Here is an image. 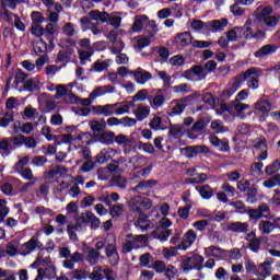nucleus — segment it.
Masks as SVG:
<instances>
[{
    "mask_svg": "<svg viewBox=\"0 0 280 280\" xmlns=\"http://www.w3.org/2000/svg\"><path fill=\"white\" fill-rule=\"evenodd\" d=\"M144 244H148V235H127L122 242V253H132V250L143 248Z\"/></svg>",
    "mask_w": 280,
    "mask_h": 280,
    "instance_id": "39448f33",
    "label": "nucleus"
},
{
    "mask_svg": "<svg viewBox=\"0 0 280 280\" xmlns=\"http://www.w3.org/2000/svg\"><path fill=\"white\" fill-rule=\"evenodd\" d=\"M100 257H102V253L100 250L89 247L85 253V261L90 264V266H97L100 264Z\"/></svg>",
    "mask_w": 280,
    "mask_h": 280,
    "instance_id": "393cba45",
    "label": "nucleus"
},
{
    "mask_svg": "<svg viewBox=\"0 0 280 280\" xmlns=\"http://www.w3.org/2000/svg\"><path fill=\"white\" fill-rule=\"evenodd\" d=\"M108 67H110V60L95 61L91 68V71H96V73H102V71H106Z\"/></svg>",
    "mask_w": 280,
    "mask_h": 280,
    "instance_id": "a19ab883",
    "label": "nucleus"
},
{
    "mask_svg": "<svg viewBox=\"0 0 280 280\" xmlns=\"http://www.w3.org/2000/svg\"><path fill=\"white\" fill-rule=\"evenodd\" d=\"M124 18L121 16V13H106L105 14V23L107 25H110L114 27V30H119L121 27V21Z\"/></svg>",
    "mask_w": 280,
    "mask_h": 280,
    "instance_id": "b1692460",
    "label": "nucleus"
},
{
    "mask_svg": "<svg viewBox=\"0 0 280 280\" xmlns=\"http://www.w3.org/2000/svg\"><path fill=\"white\" fill-rule=\"evenodd\" d=\"M23 3V0H0V5L2 10H16V5Z\"/></svg>",
    "mask_w": 280,
    "mask_h": 280,
    "instance_id": "c03bdc74",
    "label": "nucleus"
},
{
    "mask_svg": "<svg viewBox=\"0 0 280 280\" xmlns=\"http://www.w3.org/2000/svg\"><path fill=\"white\" fill-rule=\"evenodd\" d=\"M228 231L233 233H246L248 231V223L246 222H234L228 225Z\"/></svg>",
    "mask_w": 280,
    "mask_h": 280,
    "instance_id": "72a5a7b5",
    "label": "nucleus"
},
{
    "mask_svg": "<svg viewBox=\"0 0 280 280\" xmlns=\"http://www.w3.org/2000/svg\"><path fill=\"white\" fill-rule=\"evenodd\" d=\"M272 12L273 10L271 7L259 5L255 10L254 15L256 16L258 25L264 30H258L257 33L253 32V26H250V22L247 21L243 27L245 38H264V36H266V32H272V30H275L279 24V16L272 15Z\"/></svg>",
    "mask_w": 280,
    "mask_h": 280,
    "instance_id": "f257e3e1",
    "label": "nucleus"
},
{
    "mask_svg": "<svg viewBox=\"0 0 280 280\" xmlns=\"http://www.w3.org/2000/svg\"><path fill=\"white\" fill-rule=\"evenodd\" d=\"M112 237V242L108 243L105 246V255L106 257H108L109 255H115L117 252V238L115 237V235H110Z\"/></svg>",
    "mask_w": 280,
    "mask_h": 280,
    "instance_id": "79ce46f5",
    "label": "nucleus"
},
{
    "mask_svg": "<svg viewBox=\"0 0 280 280\" xmlns=\"http://www.w3.org/2000/svg\"><path fill=\"white\" fill-rule=\"evenodd\" d=\"M80 261H84V255L80 252H74L73 254H70L69 259H65L62 261V266L68 270H73V268H75V264Z\"/></svg>",
    "mask_w": 280,
    "mask_h": 280,
    "instance_id": "412c9836",
    "label": "nucleus"
},
{
    "mask_svg": "<svg viewBox=\"0 0 280 280\" xmlns=\"http://www.w3.org/2000/svg\"><path fill=\"white\" fill-rule=\"evenodd\" d=\"M126 47V44L121 39H116L113 42L112 46L109 47L112 54H121L124 51V48Z\"/></svg>",
    "mask_w": 280,
    "mask_h": 280,
    "instance_id": "09e8293b",
    "label": "nucleus"
},
{
    "mask_svg": "<svg viewBox=\"0 0 280 280\" xmlns=\"http://www.w3.org/2000/svg\"><path fill=\"white\" fill-rule=\"evenodd\" d=\"M196 189L205 200H209V198L213 196V189L209 185H203L201 187H197Z\"/></svg>",
    "mask_w": 280,
    "mask_h": 280,
    "instance_id": "37998d69",
    "label": "nucleus"
},
{
    "mask_svg": "<svg viewBox=\"0 0 280 280\" xmlns=\"http://www.w3.org/2000/svg\"><path fill=\"white\" fill-rule=\"evenodd\" d=\"M44 30H45L44 38H46L48 44L54 45V34L58 32V24L48 23Z\"/></svg>",
    "mask_w": 280,
    "mask_h": 280,
    "instance_id": "c85d7f7f",
    "label": "nucleus"
},
{
    "mask_svg": "<svg viewBox=\"0 0 280 280\" xmlns=\"http://www.w3.org/2000/svg\"><path fill=\"white\" fill-rule=\"evenodd\" d=\"M89 126L93 132H102V130H106V120L92 119L89 121Z\"/></svg>",
    "mask_w": 280,
    "mask_h": 280,
    "instance_id": "e433bc0d",
    "label": "nucleus"
},
{
    "mask_svg": "<svg viewBox=\"0 0 280 280\" xmlns=\"http://www.w3.org/2000/svg\"><path fill=\"white\" fill-rule=\"evenodd\" d=\"M116 154H117V150H115L113 148L103 149L96 155V163H98L100 165H104V163H108V161H110V159L116 156Z\"/></svg>",
    "mask_w": 280,
    "mask_h": 280,
    "instance_id": "aec40b11",
    "label": "nucleus"
},
{
    "mask_svg": "<svg viewBox=\"0 0 280 280\" xmlns=\"http://www.w3.org/2000/svg\"><path fill=\"white\" fill-rule=\"evenodd\" d=\"M130 73L133 75V80L137 82V84H145L152 80V73L148 72V70H144L141 67L137 68L133 70V72Z\"/></svg>",
    "mask_w": 280,
    "mask_h": 280,
    "instance_id": "dca6fc26",
    "label": "nucleus"
},
{
    "mask_svg": "<svg viewBox=\"0 0 280 280\" xmlns=\"http://www.w3.org/2000/svg\"><path fill=\"white\" fill-rule=\"evenodd\" d=\"M191 43L192 47H198L199 49H207L208 47H211V42L194 40V37L189 32L179 33L175 37V44L177 47H189Z\"/></svg>",
    "mask_w": 280,
    "mask_h": 280,
    "instance_id": "7ed1b4c3",
    "label": "nucleus"
},
{
    "mask_svg": "<svg viewBox=\"0 0 280 280\" xmlns=\"http://www.w3.org/2000/svg\"><path fill=\"white\" fill-rule=\"evenodd\" d=\"M178 250H180V248H178V245L164 247L162 250V255L165 259H171V257H176V255H178Z\"/></svg>",
    "mask_w": 280,
    "mask_h": 280,
    "instance_id": "a18cd8bd",
    "label": "nucleus"
},
{
    "mask_svg": "<svg viewBox=\"0 0 280 280\" xmlns=\"http://www.w3.org/2000/svg\"><path fill=\"white\" fill-rule=\"evenodd\" d=\"M11 139L3 138L0 140V150L4 152V154H10Z\"/></svg>",
    "mask_w": 280,
    "mask_h": 280,
    "instance_id": "338daca9",
    "label": "nucleus"
},
{
    "mask_svg": "<svg viewBox=\"0 0 280 280\" xmlns=\"http://www.w3.org/2000/svg\"><path fill=\"white\" fill-rule=\"evenodd\" d=\"M103 275L106 280H117V272H115L113 269L108 267L103 269Z\"/></svg>",
    "mask_w": 280,
    "mask_h": 280,
    "instance_id": "774afa93",
    "label": "nucleus"
},
{
    "mask_svg": "<svg viewBox=\"0 0 280 280\" xmlns=\"http://www.w3.org/2000/svg\"><path fill=\"white\" fill-rule=\"evenodd\" d=\"M62 32L65 36H68L69 38H71L74 34H78V31H75V25L69 22L62 26Z\"/></svg>",
    "mask_w": 280,
    "mask_h": 280,
    "instance_id": "5fc2aeb1",
    "label": "nucleus"
},
{
    "mask_svg": "<svg viewBox=\"0 0 280 280\" xmlns=\"http://www.w3.org/2000/svg\"><path fill=\"white\" fill-rule=\"evenodd\" d=\"M256 113L259 115V121H266L268 115H270V110H272V103L268 100L260 98L255 104Z\"/></svg>",
    "mask_w": 280,
    "mask_h": 280,
    "instance_id": "6e6552de",
    "label": "nucleus"
},
{
    "mask_svg": "<svg viewBox=\"0 0 280 280\" xmlns=\"http://www.w3.org/2000/svg\"><path fill=\"white\" fill-rule=\"evenodd\" d=\"M156 180L148 179L140 182L136 187H133V191L139 194V191H145L147 189H151V187H155Z\"/></svg>",
    "mask_w": 280,
    "mask_h": 280,
    "instance_id": "f704fd0d",
    "label": "nucleus"
},
{
    "mask_svg": "<svg viewBox=\"0 0 280 280\" xmlns=\"http://www.w3.org/2000/svg\"><path fill=\"white\" fill-rule=\"evenodd\" d=\"M203 253L206 257H217L220 259L221 257H224L226 250L217 246H209L203 249Z\"/></svg>",
    "mask_w": 280,
    "mask_h": 280,
    "instance_id": "2f4dec72",
    "label": "nucleus"
},
{
    "mask_svg": "<svg viewBox=\"0 0 280 280\" xmlns=\"http://www.w3.org/2000/svg\"><path fill=\"white\" fill-rule=\"evenodd\" d=\"M264 75V71L259 68L247 69L242 77H238L242 82H247L248 89L256 91L259 89V78Z\"/></svg>",
    "mask_w": 280,
    "mask_h": 280,
    "instance_id": "423d86ee",
    "label": "nucleus"
},
{
    "mask_svg": "<svg viewBox=\"0 0 280 280\" xmlns=\"http://www.w3.org/2000/svg\"><path fill=\"white\" fill-rule=\"evenodd\" d=\"M127 207L132 211V213L141 215L145 213V211L152 209V199L138 195L128 201Z\"/></svg>",
    "mask_w": 280,
    "mask_h": 280,
    "instance_id": "20e7f679",
    "label": "nucleus"
},
{
    "mask_svg": "<svg viewBox=\"0 0 280 280\" xmlns=\"http://www.w3.org/2000/svg\"><path fill=\"white\" fill-rule=\"evenodd\" d=\"M150 112H151V108L149 105H145L143 103L133 105L132 113L137 121H145V119L150 117Z\"/></svg>",
    "mask_w": 280,
    "mask_h": 280,
    "instance_id": "4468645a",
    "label": "nucleus"
},
{
    "mask_svg": "<svg viewBox=\"0 0 280 280\" xmlns=\"http://www.w3.org/2000/svg\"><path fill=\"white\" fill-rule=\"evenodd\" d=\"M197 240L198 233L190 229L183 235L182 242L178 244V248H180V250H188L190 246H194Z\"/></svg>",
    "mask_w": 280,
    "mask_h": 280,
    "instance_id": "f8f14e48",
    "label": "nucleus"
},
{
    "mask_svg": "<svg viewBox=\"0 0 280 280\" xmlns=\"http://www.w3.org/2000/svg\"><path fill=\"white\" fill-rule=\"evenodd\" d=\"M198 264H205V258H202V256L185 257L182 267L184 270H194V268H198Z\"/></svg>",
    "mask_w": 280,
    "mask_h": 280,
    "instance_id": "a211bd4d",
    "label": "nucleus"
},
{
    "mask_svg": "<svg viewBox=\"0 0 280 280\" xmlns=\"http://www.w3.org/2000/svg\"><path fill=\"white\" fill-rule=\"evenodd\" d=\"M24 180H34L38 177H34V172H32V168L26 167L22 172L18 173Z\"/></svg>",
    "mask_w": 280,
    "mask_h": 280,
    "instance_id": "69168bd1",
    "label": "nucleus"
},
{
    "mask_svg": "<svg viewBox=\"0 0 280 280\" xmlns=\"http://www.w3.org/2000/svg\"><path fill=\"white\" fill-rule=\"evenodd\" d=\"M98 180H108L110 178V168L101 167L96 171Z\"/></svg>",
    "mask_w": 280,
    "mask_h": 280,
    "instance_id": "052dcab7",
    "label": "nucleus"
},
{
    "mask_svg": "<svg viewBox=\"0 0 280 280\" xmlns=\"http://www.w3.org/2000/svg\"><path fill=\"white\" fill-rule=\"evenodd\" d=\"M211 130L215 132V135H222L224 132H229V128L222 124L221 120H212L210 125Z\"/></svg>",
    "mask_w": 280,
    "mask_h": 280,
    "instance_id": "58836bf2",
    "label": "nucleus"
},
{
    "mask_svg": "<svg viewBox=\"0 0 280 280\" xmlns=\"http://www.w3.org/2000/svg\"><path fill=\"white\" fill-rule=\"evenodd\" d=\"M279 171H280L279 160L273 161L271 164H269L265 168V173L268 174V176H272V174H277V172Z\"/></svg>",
    "mask_w": 280,
    "mask_h": 280,
    "instance_id": "603ef678",
    "label": "nucleus"
},
{
    "mask_svg": "<svg viewBox=\"0 0 280 280\" xmlns=\"http://www.w3.org/2000/svg\"><path fill=\"white\" fill-rule=\"evenodd\" d=\"M242 86V80L237 77L234 81L230 82L226 88L223 90L222 95L223 100H230L233 97L234 93H237V90Z\"/></svg>",
    "mask_w": 280,
    "mask_h": 280,
    "instance_id": "f3484780",
    "label": "nucleus"
},
{
    "mask_svg": "<svg viewBox=\"0 0 280 280\" xmlns=\"http://www.w3.org/2000/svg\"><path fill=\"white\" fill-rule=\"evenodd\" d=\"M154 40H156L154 34H151L150 36H138L133 38V49H136L137 51H141V49L150 47L151 43H154Z\"/></svg>",
    "mask_w": 280,
    "mask_h": 280,
    "instance_id": "2eb2a0df",
    "label": "nucleus"
},
{
    "mask_svg": "<svg viewBox=\"0 0 280 280\" xmlns=\"http://www.w3.org/2000/svg\"><path fill=\"white\" fill-rule=\"evenodd\" d=\"M133 161L137 163L133 164L135 170H137V167H143V165H148V158L143 155H136L129 159V163H132Z\"/></svg>",
    "mask_w": 280,
    "mask_h": 280,
    "instance_id": "3c124183",
    "label": "nucleus"
},
{
    "mask_svg": "<svg viewBox=\"0 0 280 280\" xmlns=\"http://www.w3.org/2000/svg\"><path fill=\"white\" fill-rule=\"evenodd\" d=\"M26 165H30V155L27 154L19 155L18 163H15L13 166V172H15V174H19L23 170L27 168L25 167Z\"/></svg>",
    "mask_w": 280,
    "mask_h": 280,
    "instance_id": "c756f323",
    "label": "nucleus"
},
{
    "mask_svg": "<svg viewBox=\"0 0 280 280\" xmlns=\"http://www.w3.org/2000/svg\"><path fill=\"white\" fill-rule=\"evenodd\" d=\"M247 110H250V105L243 102L232 101L229 105H221V113H228L231 117H240V119H246Z\"/></svg>",
    "mask_w": 280,
    "mask_h": 280,
    "instance_id": "f03ea898",
    "label": "nucleus"
},
{
    "mask_svg": "<svg viewBox=\"0 0 280 280\" xmlns=\"http://www.w3.org/2000/svg\"><path fill=\"white\" fill-rule=\"evenodd\" d=\"M272 275V262L267 260L258 266L257 277H262L266 279Z\"/></svg>",
    "mask_w": 280,
    "mask_h": 280,
    "instance_id": "7c9ffc66",
    "label": "nucleus"
},
{
    "mask_svg": "<svg viewBox=\"0 0 280 280\" xmlns=\"http://www.w3.org/2000/svg\"><path fill=\"white\" fill-rule=\"evenodd\" d=\"M91 280H104V269L102 266H96L93 268L92 272L89 275Z\"/></svg>",
    "mask_w": 280,
    "mask_h": 280,
    "instance_id": "49530a36",
    "label": "nucleus"
},
{
    "mask_svg": "<svg viewBox=\"0 0 280 280\" xmlns=\"http://www.w3.org/2000/svg\"><path fill=\"white\" fill-rule=\"evenodd\" d=\"M43 273L46 279H56L58 277V273L56 271V266L48 265L46 268H43Z\"/></svg>",
    "mask_w": 280,
    "mask_h": 280,
    "instance_id": "8fccbe9b",
    "label": "nucleus"
},
{
    "mask_svg": "<svg viewBox=\"0 0 280 280\" xmlns=\"http://www.w3.org/2000/svg\"><path fill=\"white\" fill-rule=\"evenodd\" d=\"M173 230H155L152 232V237L154 240H159V242H167L170 240V236L173 235Z\"/></svg>",
    "mask_w": 280,
    "mask_h": 280,
    "instance_id": "473e14b6",
    "label": "nucleus"
},
{
    "mask_svg": "<svg viewBox=\"0 0 280 280\" xmlns=\"http://www.w3.org/2000/svg\"><path fill=\"white\" fill-rule=\"evenodd\" d=\"M184 78L186 80H205L207 78V72L202 66H192L191 69L184 71Z\"/></svg>",
    "mask_w": 280,
    "mask_h": 280,
    "instance_id": "1a4fd4ad",
    "label": "nucleus"
},
{
    "mask_svg": "<svg viewBox=\"0 0 280 280\" xmlns=\"http://www.w3.org/2000/svg\"><path fill=\"white\" fill-rule=\"evenodd\" d=\"M126 211V206L124 203H116L109 208V215L112 218H120Z\"/></svg>",
    "mask_w": 280,
    "mask_h": 280,
    "instance_id": "4c0bfd02",
    "label": "nucleus"
},
{
    "mask_svg": "<svg viewBox=\"0 0 280 280\" xmlns=\"http://www.w3.org/2000/svg\"><path fill=\"white\" fill-rule=\"evenodd\" d=\"M275 229H279V219L278 217L272 218V220H261L258 223V231L262 235H270V233H273Z\"/></svg>",
    "mask_w": 280,
    "mask_h": 280,
    "instance_id": "9d476101",
    "label": "nucleus"
},
{
    "mask_svg": "<svg viewBox=\"0 0 280 280\" xmlns=\"http://www.w3.org/2000/svg\"><path fill=\"white\" fill-rule=\"evenodd\" d=\"M240 34H242V28L241 27H235V28L230 30L226 33V38L230 42H235V40H237Z\"/></svg>",
    "mask_w": 280,
    "mask_h": 280,
    "instance_id": "0e129e2a",
    "label": "nucleus"
},
{
    "mask_svg": "<svg viewBox=\"0 0 280 280\" xmlns=\"http://www.w3.org/2000/svg\"><path fill=\"white\" fill-rule=\"evenodd\" d=\"M119 106V103L107 105H95L92 107L94 115H102L103 117H110L115 115V108Z\"/></svg>",
    "mask_w": 280,
    "mask_h": 280,
    "instance_id": "ddd939ff",
    "label": "nucleus"
},
{
    "mask_svg": "<svg viewBox=\"0 0 280 280\" xmlns=\"http://www.w3.org/2000/svg\"><path fill=\"white\" fill-rule=\"evenodd\" d=\"M35 54H45L47 51V42L44 38H40L37 43L33 45Z\"/></svg>",
    "mask_w": 280,
    "mask_h": 280,
    "instance_id": "864d4df0",
    "label": "nucleus"
},
{
    "mask_svg": "<svg viewBox=\"0 0 280 280\" xmlns=\"http://www.w3.org/2000/svg\"><path fill=\"white\" fill-rule=\"evenodd\" d=\"M74 222L75 224L70 223L67 225V232L72 242H78L77 233L82 231V229H84V225L82 224V222H80V219L78 218H74Z\"/></svg>",
    "mask_w": 280,
    "mask_h": 280,
    "instance_id": "4be33fe9",
    "label": "nucleus"
},
{
    "mask_svg": "<svg viewBox=\"0 0 280 280\" xmlns=\"http://www.w3.org/2000/svg\"><path fill=\"white\" fill-rule=\"evenodd\" d=\"M148 95H150L148 90H140L132 96V102H145V100H148Z\"/></svg>",
    "mask_w": 280,
    "mask_h": 280,
    "instance_id": "bf43d9fd",
    "label": "nucleus"
},
{
    "mask_svg": "<svg viewBox=\"0 0 280 280\" xmlns=\"http://www.w3.org/2000/svg\"><path fill=\"white\" fill-rule=\"evenodd\" d=\"M249 174L254 178H259V176H262L264 175V162L253 163L250 166Z\"/></svg>",
    "mask_w": 280,
    "mask_h": 280,
    "instance_id": "c9c22d12",
    "label": "nucleus"
},
{
    "mask_svg": "<svg viewBox=\"0 0 280 280\" xmlns=\"http://www.w3.org/2000/svg\"><path fill=\"white\" fill-rule=\"evenodd\" d=\"M275 51H277V46L272 44H267L260 47L256 52H254V56L255 58L262 60V58H266V56H270L271 54H275Z\"/></svg>",
    "mask_w": 280,
    "mask_h": 280,
    "instance_id": "bb28decb",
    "label": "nucleus"
},
{
    "mask_svg": "<svg viewBox=\"0 0 280 280\" xmlns=\"http://www.w3.org/2000/svg\"><path fill=\"white\" fill-rule=\"evenodd\" d=\"M149 18L145 14L136 15L133 20V24L131 26L132 33H139L143 30V25H148Z\"/></svg>",
    "mask_w": 280,
    "mask_h": 280,
    "instance_id": "a878e982",
    "label": "nucleus"
},
{
    "mask_svg": "<svg viewBox=\"0 0 280 280\" xmlns=\"http://www.w3.org/2000/svg\"><path fill=\"white\" fill-rule=\"evenodd\" d=\"M106 11L101 12L98 10H94L91 11L89 15L92 21H101V23H106Z\"/></svg>",
    "mask_w": 280,
    "mask_h": 280,
    "instance_id": "de8ad7c7",
    "label": "nucleus"
},
{
    "mask_svg": "<svg viewBox=\"0 0 280 280\" xmlns=\"http://www.w3.org/2000/svg\"><path fill=\"white\" fill-rule=\"evenodd\" d=\"M10 213V208H8V202L0 199V224L5 220V217Z\"/></svg>",
    "mask_w": 280,
    "mask_h": 280,
    "instance_id": "4d7b16f0",
    "label": "nucleus"
},
{
    "mask_svg": "<svg viewBox=\"0 0 280 280\" xmlns=\"http://www.w3.org/2000/svg\"><path fill=\"white\" fill-rule=\"evenodd\" d=\"M39 84H40V81H38V79H36V78H33V79L27 80L24 83V86H25V89H27V91H37Z\"/></svg>",
    "mask_w": 280,
    "mask_h": 280,
    "instance_id": "e2e57ef3",
    "label": "nucleus"
},
{
    "mask_svg": "<svg viewBox=\"0 0 280 280\" xmlns=\"http://www.w3.org/2000/svg\"><path fill=\"white\" fill-rule=\"evenodd\" d=\"M116 88L115 85H102L95 88L91 93H90V98L91 100H97V97H102L104 95H108V93H115Z\"/></svg>",
    "mask_w": 280,
    "mask_h": 280,
    "instance_id": "6ab92c4d",
    "label": "nucleus"
},
{
    "mask_svg": "<svg viewBox=\"0 0 280 280\" xmlns=\"http://www.w3.org/2000/svg\"><path fill=\"white\" fill-rule=\"evenodd\" d=\"M151 108L156 110V108H161L163 104H165V96L163 94L155 95L152 100L149 101Z\"/></svg>",
    "mask_w": 280,
    "mask_h": 280,
    "instance_id": "ea45409f",
    "label": "nucleus"
},
{
    "mask_svg": "<svg viewBox=\"0 0 280 280\" xmlns=\"http://www.w3.org/2000/svg\"><path fill=\"white\" fill-rule=\"evenodd\" d=\"M226 25H229V20L226 19L213 20L206 23V27L208 30H212L213 32H222Z\"/></svg>",
    "mask_w": 280,
    "mask_h": 280,
    "instance_id": "cd10ccee",
    "label": "nucleus"
},
{
    "mask_svg": "<svg viewBox=\"0 0 280 280\" xmlns=\"http://www.w3.org/2000/svg\"><path fill=\"white\" fill-rule=\"evenodd\" d=\"M101 141L106 145H110L115 141V132L106 131L101 135Z\"/></svg>",
    "mask_w": 280,
    "mask_h": 280,
    "instance_id": "13d9d810",
    "label": "nucleus"
},
{
    "mask_svg": "<svg viewBox=\"0 0 280 280\" xmlns=\"http://www.w3.org/2000/svg\"><path fill=\"white\" fill-rule=\"evenodd\" d=\"M93 212L88 210L85 212H82L80 214V217H74L79 220V222H81V224L84 226V224H90L91 219L93 218Z\"/></svg>",
    "mask_w": 280,
    "mask_h": 280,
    "instance_id": "6e6d98bb",
    "label": "nucleus"
},
{
    "mask_svg": "<svg viewBox=\"0 0 280 280\" xmlns=\"http://www.w3.org/2000/svg\"><path fill=\"white\" fill-rule=\"evenodd\" d=\"M31 34L37 36V38H40V36L45 37V28L40 24H32Z\"/></svg>",
    "mask_w": 280,
    "mask_h": 280,
    "instance_id": "680f3d73",
    "label": "nucleus"
},
{
    "mask_svg": "<svg viewBox=\"0 0 280 280\" xmlns=\"http://www.w3.org/2000/svg\"><path fill=\"white\" fill-rule=\"evenodd\" d=\"M40 248H43V243L38 240V236H33L22 245L21 255H31V253H34V250H40Z\"/></svg>",
    "mask_w": 280,
    "mask_h": 280,
    "instance_id": "9b49d317",
    "label": "nucleus"
},
{
    "mask_svg": "<svg viewBox=\"0 0 280 280\" xmlns=\"http://www.w3.org/2000/svg\"><path fill=\"white\" fill-rule=\"evenodd\" d=\"M209 141L211 145H214L219 152H230L231 147L229 145V141L226 139H220L218 136H209Z\"/></svg>",
    "mask_w": 280,
    "mask_h": 280,
    "instance_id": "5701e85b",
    "label": "nucleus"
},
{
    "mask_svg": "<svg viewBox=\"0 0 280 280\" xmlns=\"http://www.w3.org/2000/svg\"><path fill=\"white\" fill-rule=\"evenodd\" d=\"M192 97H198V94H191L182 100L173 101L170 117H176V115H183V113H185V109L187 108V104L191 102Z\"/></svg>",
    "mask_w": 280,
    "mask_h": 280,
    "instance_id": "0eeeda50",
    "label": "nucleus"
}]
</instances>
